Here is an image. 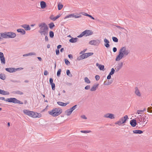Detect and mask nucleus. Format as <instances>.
Wrapping results in <instances>:
<instances>
[{
  "label": "nucleus",
  "instance_id": "37",
  "mask_svg": "<svg viewBox=\"0 0 152 152\" xmlns=\"http://www.w3.org/2000/svg\"><path fill=\"white\" fill-rule=\"evenodd\" d=\"M63 5L60 3H59L58 5V9L59 10H61L63 7Z\"/></svg>",
  "mask_w": 152,
  "mask_h": 152
},
{
  "label": "nucleus",
  "instance_id": "61",
  "mask_svg": "<svg viewBox=\"0 0 152 152\" xmlns=\"http://www.w3.org/2000/svg\"><path fill=\"white\" fill-rule=\"evenodd\" d=\"M80 13L81 14H82L83 15H85V16H87V15H88V14L85 13V12H80Z\"/></svg>",
  "mask_w": 152,
  "mask_h": 152
},
{
  "label": "nucleus",
  "instance_id": "18",
  "mask_svg": "<svg viewBox=\"0 0 152 152\" xmlns=\"http://www.w3.org/2000/svg\"><path fill=\"white\" fill-rule=\"evenodd\" d=\"M0 94L4 95H9L10 93L7 91H5L0 89Z\"/></svg>",
  "mask_w": 152,
  "mask_h": 152
},
{
  "label": "nucleus",
  "instance_id": "56",
  "mask_svg": "<svg viewBox=\"0 0 152 152\" xmlns=\"http://www.w3.org/2000/svg\"><path fill=\"white\" fill-rule=\"evenodd\" d=\"M53 79L52 78H50L49 81L50 83V85L53 83Z\"/></svg>",
  "mask_w": 152,
  "mask_h": 152
},
{
  "label": "nucleus",
  "instance_id": "34",
  "mask_svg": "<svg viewBox=\"0 0 152 152\" xmlns=\"http://www.w3.org/2000/svg\"><path fill=\"white\" fill-rule=\"evenodd\" d=\"M84 80L85 82L87 83H91L90 81L89 80V79L87 77H85Z\"/></svg>",
  "mask_w": 152,
  "mask_h": 152
},
{
  "label": "nucleus",
  "instance_id": "32",
  "mask_svg": "<svg viewBox=\"0 0 152 152\" xmlns=\"http://www.w3.org/2000/svg\"><path fill=\"white\" fill-rule=\"evenodd\" d=\"M3 38H5L4 33H0V41L2 40Z\"/></svg>",
  "mask_w": 152,
  "mask_h": 152
},
{
  "label": "nucleus",
  "instance_id": "9",
  "mask_svg": "<svg viewBox=\"0 0 152 152\" xmlns=\"http://www.w3.org/2000/svg\"><path fill=\"white\" fill-rule=\"evenodd\" d=\"M19 69V68L16 69L14 68H6L5 69L7 71L10 73H12L16 71L17 70Z\"/></svg>",
  "mask_w": 152,
  "mask_h": 152
},
{
  "label": "nucleus",
  "instance_id": "64",
  "mask_svg": "<svg viewBox=\"0 0 152 152\" xmlns=\"http://www.w3.org/2000/svg\"><path fill=\"white\" fill-rule=\"evenodd\" d=\"M48 74V71L45 70L44 71V75H47Z\"/></svg>",
  "mask_w": 152,
  "mask_h": 152
},
{
  "label": "nucleus",
  "instance_id": "7",
  "mask_svg": "<svg viewBox=\"0 0 152 152\" xmlns=\"http://www.w3.org/2000/svg\"><path fill=\"white\" fill-rule=\"evenodd\" d=\"M120 51L122 53L124 56H127L130 53L129 50L126 49L125 47L121 48L120 49Z\"/></svg>",
  "mask_w": 152,
  "mask_h": 152
},
{
  "label": "nucleus",
  "instance_id": "52",
  "mask_svg": "<svg viewBox=\"0 0 152 152\" xmlns=\"http://www.w3.org/2000/svg\"><path fill=\"white\" fill-rule=\"evenodd\" d=\"M28 56L36 55V54L34 52H31L28 53Z\"/></svg>",
  "mask_w": 152,
  "mask_h": 152
},
{
  "label": "nucleus",
  "instance_id": "42",
  "mask_svg": "<svg viewBox=\"0 0 152 152\" xmlns=\"http://www.w3.org/2000/svg\"><path fill=\"white\" fill-rule=\"evenodd\" d=\"M113 41L115 42H117L118 41V38L115 37H113L112 38Z\"/></svg>",
  "mask_w": 152,
  "mask_h": 152
},
{
  "label": "nucleus",
  "instance_id": "27",
  "mask_svg": "<svg viewBox=\"0 0 152 152\" xmlns=\"http://www.w3.org/2000/svg\"><path fill=\"white\" fill-rule=\"evenodd\" d=\"M57 103L60 106H66L67 104H69V103H64V102H57Z\"/></svg>",
  "mask_w": 152,
  "mask_h": 152
},
{
  "label": "nucleus",
  "instance_id": "8",
  "mask_svg": "<svg viewBox=\"0 0 152 152\" xmlns=\"http://www.w3.org/2000/svg\"><path fill=\"white\" fill-rule=\"evenodd\" d=\"M100 43V40L99 39H96L90 41L89 42V44L91 45L98 46Z\"/></svg>",
  "mask_w": 152,
  "mask_h": 152
},
{
  "label": "nucleus",
  "instance_id": "6",
  "mask_svg": "<svg viewBox=\"0 0 152 152\" xmlns=\"http://www.w3.org/2000/svg\"><path fill=\"white\" fill-rule=\"evenodd\" d=\"M5 38H13L16 36V34L12 32L4 33Z\"/></svg>",
  "mask_w": 152,
  "mask_h": 152
},
{
  "label": "nucleus",
  "instance_id": "15",
  "mask_svg": "<svg viewBox=\"0 0 152 152\" xmlns=\"http://www.w3.org/2000/svg\"><path fill=\"white\" fill-rule=\"evenodd\" d=\"M137 122L136 120L133 119L130 121V123L132 126L134 127L137 125Z\"/></svg>",
  "mask_w": 152,
  "mask_h": 152
},
{
  "label": "nucleus",
  "instance_id": "5",
  "mask_svg": "<svg viewBox=\"0 0 152 152\" xmlns=\"http://www.w3.org/2000/svg\"><path fill=\"white\" fill-rule=\"evenodd\" d=\"M93 34V32L91 30H86L81 33L80 35L77 36V37L80 38L82 37L83 36H85L86 37L91 35Z\"/></svg>",
  "mask_w": 152,
  "mask_h": 152
},
{
  "label": "nucleus",
  "instance_id": "3",
  "mask_svg": "<svg viewBox=\"0 0 152 152\" xmlns=\"http://www.w3.org/2000/svg\"><path fill=\"white\" fill-rule=\"evenodd\" d=\"M62 112V110L60 108H53L51 111H48V113L53 117L60 115Z\"/></svg>",
  "mask_w": 152,
  "mask_h": 152
},
{
  "label": "nucleus",
  "instance_id": "59",
  "mask_svg": "<svg viewBox=\"0 0 152 152\" xmlns=\"http://www.w3.org/2000/svg\"><path fill=\"white\" fill-rule=\"evenodd\" d=\"M81 118L83 119H87V118L86 116L84 115H83L81 116Z\"/></svg>",
  "mask_w": 152,
  "mask_h": 152
},
{
  "label": "nucleus",
  "instance_id": "46",
  "mask_svg": "<svg viewBox=\"0 0 152 152\" xmlns=\"http://www.w3.org/2000/svg\"><path fill=\"white\" fill-rule=\"evenodd\" d=\"M81 133H90L91 132V131L90 130H82L80 131Z\"/></svg>",
  "mask_w": 152,
  "mask_h": 152
},
{
  "label": "nucleus",
  "instance_id": "29",
  "mask_svg": "<svg viewBox=\"0 0 152 152\" xmlns=\"http://www.w3.org/2000/svg\"><path fill=\"white\" fill-rule=\"evenodd\" d=\"M112 81L106 80L104 81V84L105 85H109L112 83Z\"/></svg>",
  "mask_w": 152,
  "mask_h": 152
},
{
  "label": "nucleus",
  "instance_id": "25",
  "mask_svg": "<svg viewBox=\"0 0 152 152\" xmlns=\"http://www.w3.org/2000/svg\"><path fill=\"white\" fill-rule=\"evenodd\" d=\"M98 85L99 84L94 85L90 89V91H95Z\"/></svg>",
  "mask_w": 152,
  "mask_h": 152
},
{
  "label": "nucleus",
  "instance_id": "14",
  "mask_svg": "<svg viewBox=\"0 0 152 152\" xmlns=\"http://www.w3.org/2000/svg\"><path fill=\"white\" fill-rule=\"evenodd\" d=\"M104 45L107 48H109L110 46L109 44L110 43L109 41L106 38H105L104 39Z\"/></svg>",
  "mask_w": 152,
  "mask_h": 152
},
{
  "label": "nucleus",
  "instance_id": "17",
  "mask_svg": "<svg viewBox=\"0 0 152 152\" xmlns=\"http://www.w3.org/2000/svg\"><path fill=\"white\" fill-rule=\"evenodd\" d=\"M141 119H142V122H143L142 123V124H144V123H145V124L144 125V126H145V124H146L147 123V122H148V120H147V121L145 123V121H146V116L145 115H141Z\"/></svg>",
  "mask_w": 152,
  "mask_h": 152
},
{
  "label": "nucleus",
  "instance_id": "55",
  "mask_svg": "<svg viewBox=\"0 0 152 152\" xmlns=\"http://www.w3.org/2000/svg\"><path fill=\"white\" fill-rule=\"evenodd\" d=\"M86 54L87 55L88 57L93 55L94 53H93L90 52V53H86Z\"/></svg>",
  "mask_w": 152,
  "mask_h": 152
},
{
  "label": "nucleus",
  "instance_id": "28",
  "mask_svg": "<svg viewBox=\"0 0 152 152\" xmlns=\"http://www.w3.org/2000/svg\"><path fill=\"white\" fill-rule=\"evenodd\" d=\"M75 14H71L69 15H67L64 18V19H66L67 18H71V17H74Z\"/></svg>",
  "mask_w": 152,
  "mask_h": 152
},
{
  "label": "nucleus",
  "instance_id": "62",
  "mask_svg": "<svg viewBox=\"0 0 152 152\" xmlns=\"http://www.w3.org/2000/svg\"><path fill=\"white\" fill-rule=\"evenodd\" d=\"M3 57H4L3 53L1 52H0V58Z\"/></svg>",
  "mask_w": 152,
  "mask_h": 152
},
{
  "label": "nucleus",
  "instance_id": "50",
  "mask_svg": "<svg viewBox=\"0 0 152 152\" xmlns=\"http://www.w3.org/2000/svg\"><path fill=\"white\" fill-rule=\"evenodd\" d=\"M147 111L150 113H152V107H150L148 108Z\"/></svg>",
  "mask_w": 152,
  "mask_h": 152
},
{
  "label": "nucleus",
  "instance_id": "60",
  "mask_svg": "<svg viewBox=\"0 0 152 152\" xmlns=\"http://www.w3.org/2000/svg\"><path fill=\"white\" fill-rule=\"evenodd\" d=\"M87 15V16L90 17V18H91L92 19H93V20L95 19L91 15H89V14Z\"/></svg>",
  "mask_w": 152,
  "mask_h": 152
},
{
  "label": "nucleus",
  "instance_id": "47",
  "mask_svg": "<svg viewBox=\"0 0 152 152\" xmlns=\"http://www.w3.org/2000/svg\"><path fill=\"white\" fill-rule=\"evenodd\" d=\"M137 113L138 114H142L143 113V111L141 110H138L137 111Z\"/></svg>",
  "mask_w": 152,
  "mask_h": 152
},
{
  "label": "nucleus",
  "instance_id": "31",
  "mask_svg": "<svg viewBox=\"0 0 152 152\" xmlns=\"http://www.w3.org/2000/svg\"><path fill=\"white\" fill-rule=\"evenodd\" d=\"M1 64H4L5 63V60L4 57L0 58Z\"/></svg>",
  "mask_w": 152,
  "mask_h": 152
},
{
  "label": "nucleus",
  "instance_id": "2",
  "mask_svg": "<svg viewBox=\"0 0 152 152\" xmlns=\"http://www.w3.org/2000/svg\"><path fill=\"white\" fill-rule=\"evenodd\" d=\"M23 112L25 114L33 118H39L42 116L41 113L31 111L28 110H24Z\"/></svg>",
  "mask_w": 152,
  "mask_h": 152
},
{
  "label": "nucleus",
  "instance_id": "30",
  "mask_svg": "<svg viewBox=\"0 0 152 152\" xmlns=\"http://www.w3.org/2000/svg\"><path fill=\"white\" fill-rule=\"evenodd\" d=\"M133 132V133L134 134H141L143 132L142 131L140 130H134Z\"/></svg>",
  "mask_w": 152,
  "mask_h": 152
},
{
  "label": "nucleus",
  "instance_id": "63",
  "mask_svg": "<svg viewBox=\"0 0 152 152\" xmlns=\"http://www.w3.org/2000/svg\"><path fill=\"white\" fill-rule=\"evenodd\" d=\"M111 75L109 74V75L107 76V80L110 79L111 78Z\"/></svg>",
  "mask_w": 152,
  "mask_h": 152
},
{
  "label": "nucleus",
  "instance_id": "10",
  "mask_svg": "<svg viewBox=\"0 0 152 152\" xmlns=\"http://www.w3.org/2000/svg\"><path fill=\"white\" fill-rule=\"evenodd\" d=\"M124 57V56L123 55V54L119 50V54L115 58V61H119Z\"/></svg>",
  "mask_w": 152,
  "mask_h": 152
},
{
  "label": "nucleus",
  "instance_id": "21",
  "mask_svg": "<svg viewBox=\"0 0 152 152\" xmlns=\"http://www.w3.org/2000/svg\"><path fill=\"white\" fill-rule=\"evenodd\" d=\"M17 31L18 32L20 33L22 35H24L26 34V31L23 29H18Z\"/></svg>",
  "mask_w": 152,
  "mask_h": 152
},
{
  "label": "nucleus",
  "instance_id": "48",
  "mask_svg": "<svg viewBox=\"0 0 152 152\" xmlns=\"http://www.w3.org/2000/svg\"><path fill=\"white\" fill-rule=\"evenodd\" d=\"M64 61L66 64V65H69L70 64V62L66 59H64Z\"/></svg>",
  "mask_w": 152,
  "mask_h": 152
},
{
  "label": "nucleus",
  "instance_id": "35",
  "mask_svg": "<svg viewBox=\"0 0 152 152\" xmlns=\"http://www.w3.org/2000/svg\"><path fill=\"white\" fill-rule=\"evenodd\" d=\"M0 78L3 80H4L5 79V75L4 74L2 73L0 74Z\"/></svg>",
  "mask_w": 152,
  "mask_h": 152
},
{
  "label": "nucleus",
  "instance_id": "45",
  "mask_svg": "<svg viewBox=\"0 0 152 152\" xmlns=\"http://www.w3.org/2000/svg\"><path fill=\"white\" fill-rule=\"evenodd\" d=\"M99 68L100 70H103L104 68V66L103 65H100Z\"/></svg>",
  "mask_w": 152,
  "mask_h": 152
},
{
  "label": "nucleus",
  "instance_id": "54",
  "mask_svg": "<svg viewBox=\"0 0 152 152\" xmlns=\"http://www.w3.org/2000/svg\"><path fill=\"white\" fill-rule=\"evenodd\" d=\"M96 80L98 81L100 79V76L99 75H96L95 77Z\"/></svg>",
  "mask_w": 152,
  "mask_h": 152
},
{
  "label": "nucleus",
  "instance_id": "38",
  "mask_svg": "<svg viewBox=\"0 0 152 152\" xmlns=\"http://www.w3.org/2000/svg\"><path fill=\"white\" fill-rule=\"evenodd\" d=\"M49 36L51 38L53 37L54 36V34L53 32L52 31H50L49 32Z\"/></svg>",
  "mask_w": 152,
  "mask_h": 152
},
{
  "label": "nucleus",
  "instance_id": "13",
  "mask_svg": "<svg viewBox=\"0 0 152 152\" xmlns=\"http://www.w3.org/2000/svg\"><path fill=\"white\" fill-rule=\"evenodd\" d=\"M123 63L122 62L118 64V65L116 66L115 68V71L118 72L120 69H121L123 66Z\"/></svg>",
  "mask_w": 152,
  "mask_h": 152
},
{
  "label": "nucleus",
  "instance_id": "44",
  "mask_svg": "<svg viewBox=\"0 0 152 152\" xmlns=\"http://www.w3.org/2000/svg\"><path fill=\"white\" fill-rule=\"evenodd\" d=\"M77 107V105L76 104L73 106L70 109V110H71L72 111L75 110Z\"/></svg>",
  "mask_w": 152,
  "mask_h": 152
},
{
  "label": "nucleus",
  "instance_id": "39",
  "mask_svg": "<svg viewBox=\"0 0 152 152\" xmlns=\"http://www.w3.org/2000/svg\"><path fill=\"white\" fill-rule=\"evenodd\" d=\"M60 15H57L56 17H53V18H51V19L53 20V21H55L56 19H57L60 16Z\"/></svg>",
  "mask_w": 152,
  "mask_h": 152
},
{
  "label": "nucleus",
  "instance_id": "57",
  "mask_svg": "<svg viewBox=\"0 0 152 152\" xmlns=\"http://www.w3.org/2000/svg\"><path fill=\"white\" fill-rule=\"evenodd\" d=\"M90 86L89 85H88L85 87V89L86 90L89 89L90 88Z\"/></svg>",
  "mask_w": 152,
  "mask_h": 152
},
{
  "label": "nucleus",
  "instance_id": "4",
  "mask_svg": "<svg viewBox=\"0 0 152 152\" xmlns=\"http://www.w3.org/2000/svg\"><path fill=\"white\" fill-rule=\"evenodd\" d=\"M0 100H4L6 102H12L15 104H23V102L15 98H10L5 99V98L4 97H0Z\"/></svg>",
  "mask_w": 152,
  "mask_h": 152
},
{
  "label": "nucleus",
  "instance_id": "12",
  "mask_svg": "<svg viewBox=\"0 0 152 152\" xmlns=\"http://www.w3.org/2000/svg\"><path fill=\"white\" fill-rule=\"evenodd\" d=\"M104 117L109 118L111 119H113L115 118L114 115L111 113H107L104 115Z\"/></svg>",
  "mask_w": 152,
  "mask_h": 152
},
{
  "label": "nucleus",
  "instance_id": "1",
  "mask_svg": "<svg viewBox=\"0 0 152 152\" xmlns=\"http://www.w3.org/2000/svg\"><path fill=\"white\" fill-rule=\"evenodd\" d=\"M39 30L38 32L42 35H47L48 34V27L45 23H42L38 25Z\"/></svg>",
  "mask_w": 152,
  "mask_h": 152
},
{
  "label": "nucleus",
  "instance_id": "36",
  "mask_svg": "<svg viewBox=\"0 0 152 152\" xmlns=\"http://www.w3.org/2000/svg\"><path fill=\"white\" fill-rule=\"evenodd\" d=\"M49 26V28L50 29L54 27L55 26V25H54L53 23L52 22L48 24Z\"/></svg>",
  "mask_w": 152,
  "mask_h": 152
},
{
  "label": "nucleus",
  "instance_id": "22",
  "mask_svg": "<svg viewBox=\"0 0 152 152\" xmlns=\"http://www.w3.org/2000/svg\"><path fill=\"white\" fill-rule=\"evenodd\" d=\"M40 5L42 9H44L46 6L45 2L44 1H41L40 3Z\"/></svg>",
  "mask_w": 152,
  "mask_h": 152
},
{
  "label": "nucleus",
  "instance_id": "23",
  "mask_svg": "<svg viewBox=\"0 0 152 152\" xmlns=\"http://www.w3.org/2000/svg\"><path fill=\"white\" fill-rule=\"evenodd\" d=\"M78 40V39L77 38H72L69 40V42L71 43H75L77 42Z\"/></svg>",
  "mask_w": 152,
  "mask_h": 152
},
{
  "label": "nucleus",
  "instance_id": "51",
  "mask_svg": "<svg viewBox=\"0 0 152 152\" xmlns=\"http://www.w3.org/2000/svg\"><path fill=\"white\" fill-rule=\"evenodd\" d=\"M122 124H123L122 123V122L120 120L115 123V124H118L119 126L121 125Z\"/></svg>",
  "mask_w": 152,
  "mask_h": 152
},
{
  "label": "nucleus",
  "instance_id": "19",
  "mask_svg": "<svg viewBox=\"0 0 152 152\" xmlns=\"http://www.w3.org/2000/svg\"><path fill=\"white\" fill-rule=\"evenodd\" d=\"M141 115H139L138 116L137 118H136V120L137 122L140 124H142V119H141Z\"/></svg>",
  "mask_w": 152,
  "mask_h": 152
},
{
  "label": "nucleus",
  "instance_id": "33",
  "mask_svg": "<svg viewBox=\"0 0 152 152\" xmlns=\"http://www.w3.org/2000/svg\"><path fill=\"white\" fill-rule=\"evenodd\" d=\"M66 74L67 75L70 77H72V75L70 73V71L69 70H66Z\"/></svg>",
  "mask_w": 152,
  "mask_h": 152
},
{
  "label": "nucleus",
  "instance_id": "53",
  "mask_svg": "<svg viewBox=\"0 0 152 152\" xmlns=\"http://www.w3.org/2000/svg\"><path fill=\"white\" fill-rule=\"evenodd\" d=\"M51 87L52 89L53 90H55V84L53 83L52 84H51Z\"/></svg>",
  "mask_w": 152,
  "mask_h": 152
},
{
  "label": "nucleus",
  "instance_id": "58",
  "mask_svg": "<svg viewBox=\"0 0 152 152\" xmlns=\"http://www.w3.org/2000/svg\"><path fill=\"white\" fill-rule=\"evenodd\" d=\"M56 55H58L59 54V50L58 49H56Z\"/></svg>",
  "mask_w": 152,
  "mask_h": 152
},
{
  "label": "nucleus",
  "instance_id": "24",
  "mask_svg": "<svg viewBox=\"0 0 152 152\" xmlns=\"http://www.w3.org/2000/svg\"><path fill=\"white\" fill-rule=\"evenodd\" d=\"M135 93L137 96H141L140 93L137 87L135 88Z\"/></svg>",
  "mask_w": 152,
  "mask_h": 152
},
{
  "label": "nucleus",
  "instance_id": "41",
  "mask_svg": "<svg viewBox=\"0 0 152 152\" xmlns=\"http://www.w3.org/2000/svg\"><path fill=\"white\" fill-rule=\"evenodd\" d=\"M81 17V15L80 13L79 14H77L76 15L75 14L74 17L75 18H80Z\"/></svg>",
  "mask_w": 152,
  "mask_h": 152
},
{
  "label": "nucleus",
  "instance_id": "11",
  "mask_svg": "<svg viewBox=\"0 0 152 152\" xmlns=\"http://www.w3.org/2000/svg\"><path fill=\"white\" fill-rule=\"evenodd\" d=\"M88 57L86 53L83 54L80 56L79 57H78L77 58V60H82L83 59L86 58Z\"/></svg>",
  "mask_w": 152,
  "mask_h": 152
},
{
  "label": "nucleus",
  "instance_id": "49",
  "mask_svg": "<svg viewBox=\"0 0 152 152\" xmlns=\"http://www.w3.org/2000/svg\"><path fill=\"white\" fill-rule=\"evenodd\" d=\"M61 69H59L58 70L57 73V75L58 77H59L61 74Z\"/></svg>",
  "mask_w": 152,
  "mask_h": 152
},
{
  "label": "nucleus",
  "instance_id": "16",
  "mask_svg": "<svg viewBox=\"0 0 152 152\" xmlns=\"http://www.w3.org/2000/svg\"><path fill=\"white\" fill-rule=\"evenodd\" d=\"M21 26L24 28L26 30H30L31 29V28L27 24H23L21 25Z\"/></svg>",
  "mask_w": 152,
  "mask_h": 152
},
{
  "label": "nucleus",
  "instance_id": "40",
  "mask_svg": "<svg viewBox=\"0 0 152 152\" xmlns=\"http://www.w3.org/2000/svg\"><path fill=\"white\" fill-rule=\"evenodd\" d=\"M14 93H15V94H19V95H22V94H23V92H22L21 91H15V92Z\"/></svg>",
  "mask_w": 152,
  "mask_h": 152
},
{
  "label": "nucleus",
  "instance_id": "20",
  "mask_svg": "<svg viewBox=\"0 0 152 152\" xmlns=\"http://www.w3.org/2000/svg\"><path fill=\"white\" fill-rule=\"evenodd\" d=\"M128 118V116L127 115H125L124 117L120 119V120L122 122V123L123 124L125 123L126 121Z\"/></svg>",
  "mask_w": 152,
  "mask_h": 152
},
{
  "label": "nucleus",
  "instance_id": "26",
  "mask_svg": "<svg viewBox=\"0 0 152 152\" xmlns=\"http://www.w3.org/2000/svg\"><path fill=\"white\" fill-rule=\"evenodd\" d=\"M72 112V111L69 109L65 111V113L67 116H69L71 114Z\"/></svg>",
  "mask_w": 152,
  "mask_h": 152
},
{
  "label": "nucleus",
  "instance_id": "43",
  "mask_svg": "<svg viewBox=\"0 0 152 152\" xmlns=\"http://www.w3.org/2000/svg\"><path fill=\"white\" fill-rule=\"evenodd\" d=\"M115 70L113 68H112L111 72H110L109 74L112 75H113L115 72Z\"/></svg>",
  "mask_w": 152,
  "mask_h": 152
}]
</instances>
